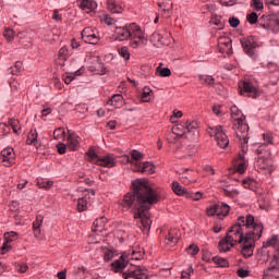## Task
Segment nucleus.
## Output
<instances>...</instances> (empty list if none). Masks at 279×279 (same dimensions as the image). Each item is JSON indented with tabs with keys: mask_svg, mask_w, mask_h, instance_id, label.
I'll use <instances>...</instances> for the list:
<instances>
[{
	"mask_svg": "<svg viewBox=\"0 0 279 279\" xmlns=\"http://www.w3.org/2000/svg\"><path fill=\"white\" fill-rule=\"evenodd\" d=\"M180 182L182 184L189 185L192 182H195V177L193 175V171H190L189 169H183L180 173Z\"/></svg>",
	"mask_w": 279,
	"mask_h": 279,
	"instance_id": "obj_20",
	"label": "nucleus"
},
{
	"mask_svg": "<svg viewBox=\"0 0 279 279\" xmlns=\"http://www.w3.org/2000/svg\"><path fill=\"white\" fill-rule=\"evenodd\" d=\"M279 278V248L275 250L272 258L264 270V279H278Z\"/></svg>",
	"mask_w": 279,
	"mask_h": 279,
	"instance_id": "obj_8",
	"label": "nucleus"
},
{
	"mask_svg": "<svg viewBox=\"0 0 279 279\" xmlns=\"http://www.w3.org/2000/svg\"><path fill=\"white\" fill-rule=\"evenodd\" d=\"M66 141L68 149H70V151H77V147H80V136L75 133H70Z\"/></svg>",
	"mask_w": 279,
	"mask_h": 279,
	"instance_id": "obj_16",
	"label": "nucleus"
},
{
	"mask_svg": "<svg viewBox=\"0 0 279 279\" xmlns=\"http://www.w3.org/2000/svg\"><path fill=\"white\" fill-rule=\"evenodd\" d=\"M131 158H132V160H143L144 155H143V153H141V151L136 150V149H133L131 151Z\"/></svg>",
	"mask_w": 279,
	"mask_h": 279,
	"instance_id": "obj_55",
	"label": "nucleus"
},
{
	"mask_svg": "<svg viewBox=\"0 0 279 279\" xmlns=\"http://www.w3.org/2000/svg\"><path fill=\"white\" fill-rule=\"evenodd\" d=\"M82 10H97V2L93 0H83L81 2Z\"/></svg>",
	"mask_w": 279,
	"mask_h": 279,
	"instance_id": "obj_33",
	"label": "nucleus"
},
{
	"mask_svg": "<svg viewBox=\"0 0 279 279\" xmlns=\"http://www.w3.org/2000/svg\"><path fill=\"white\" fill-rule=\"evenodd\" d=\"M77 75H80V70H77L74 74L65 72L63 74V82L65 84H71V82H73L75 80V76H77Z\"/></svg>",
	"mask_w": 279,
	"mask_h": 279,
	"instance_id": "obj_41",
	"label": "nucleus"
},
{
	"mask_svg": "<svg viewBox=\"0 0 279 279\" xmlns=\"http://www.w3.org/2000/svg\"><path fill=\"white\" fill-rule=\"evenodd\" d=\"M219 50L221 53H227V56H232V39L230 38L220 39Z\"/></svg>",
	"mask_w": 279,
	"mask_h": 279,
	"instance_id": "obj_17",
	"label": "nucleus"
},
{
	"mask_svg": "<svg viewBox=\"0 0 279 279\" xmlns=\"http://www.w3.org/2000/svg\"><path fill=\"white\" fill-rule=\"evenodd\" d=\"M246 21H248L251 25H256V23H258V14H256V12L250 13L246 16Z\"/></svg>",
	"mask_w": 279,
	"mask_h": 279,
	"instance_id": "obj_53",
	"label": "nucleus"
},
{
	"mask_svg": "<svg viewBox=\"0 0 279 279\" xmlns=\"http://www.w3.org/2000/svg\"><path fill=\"white\" fill-rule=\"evenodd\" d=\"M239 88L241 95H246V97H252L253 99L258 97V90L250 82H243L239 85Z\"/></svg>",
	"mask_w": 279,
	"mask_h": 279,
	"instance_id": "obj_15",
	"label": "nucleus"
},
{
	"mask_svg": "<svg viewBox=\"0 0 279 279\" xmlns=\"http://www.w3.org/2000/svg\"><path fill=\"white\" fill-rule=\"evenodd\" d=\"M158 7L161 9L163 14H171V10H173V1L162 0L158 2Z\"/></svg>",
	"mask_w": 279,
	"mask_h": 279,
	"instance_id": "obj_26",
	"label": "nucleus"
},
{
	"mask_svg": "<svg viewBox=\"0 0 279 279\" xmlns=\"http://www.w3.org/2000/svg\"><path fill=\"white\" fill-rule=\"evenodd\" d=\"M251 5L255 8V10H263V0H252Z\"/></svg>",
	"mask_w": 279,
	"mask_h": 279,
	"instance_id": "obj_58",
	"label": "nucleus"
},
{
	"mask_svg": "<svg viewBox=\"0 0 279 279\" xmlns=\"http://www.w3.org/2000/svg\"><path fill=\"white\" fill-rule=\"evenodd\" d=\"M145 43H147V39H145V33H143V39L131 38L130 46L132 49H138V47H141V45H145Z\"/></svg>",
	"mask_w": 279,
	"mask_h": 279,
	"instance_id": "obj_34",
	"label": "nucleus"
},
{
	"mask_svg": "<svg viewBox=\"0 0 279 279\" xmlns=\"http://www.w3.org/2000/svg\"><path fill=\"white\" fill-rule=\"evenodd\" d=\"M106 226V218L96 219L93 223V232H101Z\"/></svg>",
	"mask_w": 279,
	"mask_h": 279,
	"instance_id": "obj_30",
	"label": "nucleus"
},
{
	"mask_svg": "<svg viewBox=\"0 0 279 279\" xmlns=\"http://www.w3.org/2000/svg\"><path fill=\"white\" fill-rule=\"evenodd\" d=\"M202 197H204V194L202 192H196V193L189 192L186 194V198L193 199V202H199V199H202Z\"/></svg>",
	"mask_w": 279,
	"mask_h": 279,
	"instance_id": "obj_43",
	"label": "nucleus"
},
{
	"mask_svg": "<svg viewBox=\"0 0 279 279\" xmlns=\"http://www.w3.org/2000/svg\"><path fill=\"white\" fill-rule=\"evenodd\" d=\"M137 167V171H140V173H147L148 175H151V173H155V167L154 163L146 161L143 163H135Z\"/></svg>",
	"mask_w": 279,
	"mask_h": 279,
	"instance_id": "obj_18",
	"label": "nucleus"
},
{
	"mask_svg": "<svg viewBox=\"0 0 279 279\" xmlns=\"http://www.w3.org/2000/svg\"><path fill=\"white\" fill-rule=\"evenodd\" d=\"M66 136V131L62 128H58L53 132L54 141H62Z\"/></svg>",
	"mask_w": 279,
	"mask_h": 279,
	"instance_id": "obj_40",
	"label": "nucleus"
},
{
	"mask_svg": "<svg viewBox=\"0 0 279 279\" xmlns=\"http://www.w3.org/2000/svg\"><path fill=\"white\" fill-rule=\"evenodd\" d=\"M107 10L111 12V14H122L123 13V7L121 4L117 3V0H107Z\"/></svg>",
	"mask_w": 279,
	"mask_h": 279,
	"instance_id": "obj_22",
	"label": "nucleus"
},
{
	"mask_svg": "<svg viewBox=\"0 0 279 279\" xmlns=\"http://www.w3.org/2000/svg\"><path fill=\"white\" fill-rule=\"evenodd\" d=\"M211 22L214 23V25H217V27H219V29H223V26L226 25V23L223 21H221V16H215Z\"/></svg>",
	"mask_w": 279,
	"mask_h": 279,
	"instance_id": "obj_57",
	"label": "nucleus"
},
{
	"mask_svg": "<svg viewBox=\"0 0 279 279\" xmlns=\"http://www.w3.org/2000/svg\"><path fill=\"white\" fill-rule=\"evenodd\" d=\"M100 21L101 23H105V25H114V23H117V21L108 14L100 16Z\"/></svg>",
	"mask_w": 279,
	"mask_h": 279,
	"instance_id": "obj_47",
	"label": "nucleus"
},
{
	"mask_svg": "<svg viewBox=\"0 0 279 279\" xmlns=\"http://www.w3.org/2000/svg\"><path fill=\"white\" fill-rule=\"evenodd\" d=\"M221 105H214L213 106V112L216 114V117H221Z\"/></svg>",
	"mask_w": 279,
	"mask_h": 279,
	"instance_id": "obj_64",
	"label": "nucleus"
},
{
	"mask_svg": "<svg viewBox=\"0 0 279 279\" xmlns=\"http://www.w3.org/2000/svg\"><path fill=\"white\" fill-rule=\"evenodd\" d=\"M180 241V231L178 229H171L166 235L167 245H175Z\"/></svg>",
	"mask_w": 279,
	"mask_h": 279,
	"instance_id": "obj_19",
	"label": "nucleus"
},
{
	"mask_svg": "<svg viewBox=\"0 0 279 279\" xmlns=\"http://www.w3.org/2000/svg\"><path fill=\"white\" fill-rule=\"evenodd\" d=\"M220 208V217H228L230 215V206L226 203L219 205Z\"/></svg>",
	"mask_w": 279,
	"mask_h": 279,
	"instance_id": "obj_46",
	"label": "nucleus"
},
{
	"mask_svg": "<svg viewBox=\"0 0 279 279\" xmlns=\"http://www.w3.org/2000/svg\"><path fill=\"white\" fill-rule=\"evenodd\" d=\"M0 158H1V161L3 162L4 167H12V165H14V160H15L14 148L7 147V148L2 149L0 153Z\"/></svg>",
	"mask_w": 279,
	"mask_h": 279,
	"instance_id": "obj_13",
	"label": "nucleus"
},
{
	"mask_svg": "<svg viewBox=\"0 0 279 279\" xmlns=\"http://www.w3.org/2000/svg\"><path fill=\"white\" fill-rule=\"evenodd\" d=\"M38 143V131L36 129H32L26 138V145H34V147H38L36 145Z\"/></svg>",
	"mask_w": 279,
	"mask_h": 279,
	"instance_id": "obj_25",
	"label": "nucleus"
},
{
	"mask_svg": "<svg viewBox=\"0 0 279 279\" xmlns=\"http://www.w3.org/2000/svg\"><path fill=\"white\" fill-rule=\"evenodd\" d=\"M157 73H159V77H170L171 70L169 68L160 69V66H158L157 68Z\"/></svg>",
	"mask_w": 279,
	"mask_h": 279,
	"instance_id": "obj_49",
	"label": "nucleus"
},
{
	"mask_svg": "<svg viewBox=\"0 0 279 279\" xmlns=\"http://www.w3.org/2000/svg\"><path fill=\"white\" fill-rule=\"evenodd\" d=\"M8 124L12 128L14 134H20L21 132V122L16 119H10Z\"/></svg>",
	"mask_w": 279,
	"mask_h": 279,
	"instance_id": "obj_38",
	"label": "nucleus"
},
{
	"mask_svg": "<svg viewBox=\"0 0 279 279\" xmlns=\"http://www.w3.org/2000/svg\"><path fill=\"white\" fill-rule=\"evenodd\" d=\"M143 256H145V250H130L128 252H123L119 259L114 260L110 265L111 271L114 274H121L125 267H128V264L131 260H142Z\"/></svg>",
	"mask_w": 279,
	"mask_h": 279,
	"instance_id": "obj_3",
	"label": "nucleus"
},
{
	"mask_svg": "<svg viewBox=\"0 0 279 279\" xmlns=\"http://www.w3.org/2000/svg\"><path fill=\"white\" fill-rule=\"evenodd\" d=\"M234 244L230 239L226 235L222 240L218 243V250L219 252L226 253L230 252V248L234 247Z\"/></svg>",
	"mask_w": 279,
	"mask_h": 279,
	"instance_id": "obj_21",
	"label": "nucleus"
},
{
	"mask_svg": "<svg viewBox=\"0 0 279 279\" xmlns=\"http://www.w3.org/2000/svg\"><path fill=\"white\" fill-rule=\"evenodd\" d=\"M58 56H59V60H61V62H62V63H60L61 66H64V62H66V60H69V57L71 56L69 53V48L65 46L60 48Z\"/></svg>",
	"mask_w": 279,
	"mask_h": 279,
	"instance_id": "obj_28",
	"label": "nucleus"
},
{
	"mask_svg": "<svg viewBox=\"0 0 279 279\" xmlns=\"http://www.w3.org/2000/svg\"><path fill=\"white\" fill-rule=\"evenodd\" d=\"M187 254H190L191 256H197V254H199V246H197L196 244H191L187 248H186Z\"/></svg>",
	"mask_w": 279,
	"mask_h": 279,
	"instance_id": "obj_50",
	"label": "nucleus"
},
{
	"mask_svg": "<svg viewBox=\"0 0 279 279\" xmlns=\"http://www.w3.org/2000/svg\"><path fill=\"white\" fill-rule=\"evenodd\" d=\"M263 247H272L275 251L279 250V235H272L263 243Z\"/></svg>",
	"mask_w": 279,
	"mask_h": 279,
	"instance_id": "obj_27",
	"label": "nucleus"
},
{
	"mask_svg": "<svg viewBox=\"0 0 279 279\" xmlns=\"http://www.w3.org/2000/svg\"><path fill=\"white\" fill-rule=\"evenodd\" d=\"M240 43L246 56H248L253 60H256V58H258V54L256 53L258 44L256 43V39H254V36L244 37L240 40Z\"/></svg>",
	"mask_w": 279,
	"mask_h": 279,
	"instance_id": "obj_9",
	"label": "nucleus"
},
{
	"mask_svg": "<svg viewBox=\"0 0 279 279\" xmlns=\"http://www.w3.org/2000/svg\"><path fill=\"white\" fill-rule=\"evenodd\" d=\"M22 69H23V62L17 61V62H15L14 66H11L8 70V73L10 75H19V73H21Z\"/></svg>",
	"mask_w": 279,
	"mask_h": 279,
	"instance_id": "obj_36",
	"label": "nucleus"
},
{
	"mask_svg": "<svg viewBox=\"0 0 279 279\" xmlns=\"http://www.w3.org/2000/svg\"><path fill=\"white\" fill-rule=\"evenodd\" d=\"M119 56L123 58L124 60H130V50L128 47H122L118 49Z\"/></svg>",
	"mask_w": 279,
	"mask_h": 279,
	"instance_id": "obj_51",
	"label": "nucleus"
},
{
	"mask_svg": "<svg viewBox=\"0 0 279 279\" xmlns=\"http://www.w3.org/2000/svg\"><path fill=\"white\" fill-rule=\"evenodd\" d=\"M206 213L208 217H215V215H217V217H221V208L219 205H214L207 208Z\"/></svg>",
	"mask_w": 279,
	"mask_h": 279,
	"instance_id": "obj_35",
	"label": "nucleus"
},
{
	"mask_svg": "<svg viewBox=\"0 0 279 279\" xmlns=\"http://www.w3.org/2000/svg\"><path fill=\"white\" fill-rule=\"evenodd\" d=\"M191 271H193V267H189L187 270H183L181 272V279H191Z\"/></svg>",
	"mask_w": 279,
	"mask_h": 279,
	"instance_id": "obj_61",
	"label": "nucleus"
},
{
	"mask_svg": "<svg viewBox=\"0 0 279 279\" xmlns=\"http://www.w3.org/2000/svg\"><path fill=\"white\" fill-rule=\"evenodd\" d=\"M172 133L175 134V136H184L190 141H197V138H199V129H197V122L177 124L172 128Z\"/></svg>",
	"mask_w": 279,
	"mask_h": 279,
	"instance_id": "obj_5",
	"label": "nucleus"
},
{
	"mask_svg": "<svg viewBox=\"0 0 279 279\" xmlns=\"http://www.w3.org/2000/svg\"><path fill=\"white\" fill-rule=\"evenodd\" d=\"M104 258L105 260L108 263L110 260H112V258H114V250L112 248H106L104 251Z\"/></svg>",
	"mask_w": 279,
	"mask_h": 279,
	"instance_id": "obj_48",
	"label": "nucleus"
},
{
	"mask_svg": "<svg viewBox=\"0 0 279 279\" xmlns=\"http://www.w3.org/2000/svg\"><path fill=\"white\" fill-rule=\"evenodd\" d=\"M66 147L69 146H66V144L64 143L57 144L58 154H61V155L66 154Z\"/></svg>",
	"mask_w": 279,
	"mask_h": 279,
	"instance_id": "obj_59",
	"label": "nucleus"
},
{
	"mask_svg": "<svg viewBox=\"0 0 279 279\" xmlns=\"http://www.w3.org/2000/svg\"><path fill=\"white\" fill-rule=\"evenodd\" d=\"M263 138L265 141V145H271V143H274V137L269 133H264Z\"/></svg>",
	"mask_w": 279,
	"mask_h": 279,
	"instance_id": "obj_63",
	"label": "nucleus"
},
{
	"mask_svg": "<svg viewBox=\"0 0 279 279\" xmlns=\"http://www.w3.org/2000/svg\"><path fill=\"white\" fill-rule=\"evenodd\" d=\"M88 204H90V195H85L77 201V210L78 213H84L88 210Z\"/></svg>",
	"mask_w": 279,
	"mask_h": 279,
	"instance_id": "obj_23",
	"label": "nucleus"
},
{
	"mask_svg": "<svg viewBox=\"0 0 279 279\" xmlns=\"http://www.w3.org/2000/svg\"><path fill=\"white\" fill-rule=\"evenodd\" d=\"M114 34L116 39L120 41L129 40V38L143 40V29H141V26L136 25V23H132L123 27H116Z\"/></svg>",
	"mask_w": 279,
	"mask_h": 279,
	"instance_id": "obj_4",
	"label": "nucleus"
},
{
	"mask_svg": "<svg viewBox=\"0 0 279 279\" xmlns=\"http://www.w3.org/2000/svg\"><path fill=\"white\" fill-rule=\"evenodd\" d=\"M197 154V148L195 145L190 144L187 146H178L174 150L175 158L180 160H192L193 156Z\"/></svg>",
	"mask_w": 279,
	"mask_h": 279,
	"instance_id": "obj_10",
	"label": "nucleus"
},
{
	"mask_svg": "<svg viewBox=\"0 0 279 279\" xmlns=\"http://www.w3.org/2000/svg\"><path fill=\"white\" fill-rule=\"evenodd\" d=\"M263 230L265 227L254 216H240L226 236L233 245H241V254L244 258H250L254 254L256 241L263 236Z\"/></svg>",
	"mask_w": 279,
	"mask_h": 279,
	"instance_id": "obj_2",
	"label": "nucleus"
},
{
	"mask_svg": "<svg viewBox=\"0 0 279 279\" xmlns=\"http://www.w3.org/2000/svg\"><path fill=\"white\" fill-rule=\"evenodd\" d=\"M230 112H231V118L233 119V122L236 121V119H245V116H243V112H241V110L239 109V107H236L235 105H233L230 108Z\"/></svg>",
	"mask_w": 279,
	"mask_h": 279,
	"instance_id": "obj_29",
	"label": "nucleus"
},
{
	"mask_svg": "<svg viewBox=\"0 0 279 279\" xmlns=\"http://www.w3.org/2000/svg\"><path fill=\"white\" fill-rule=\"evenodd\" d=\"M86 156H87V160L89 162H94L100 158L99 155H97V153H95V150L93 148H89L88 151L86 153Z\"/></svg>",
	"mask_w": 279,
	"mask_h": 279,
	"instance_id": "obj_44",
	"label": "nucleus"
},
{
	"mask_svg": "<svg viewBox=\"0 0 279 279\" xmlns=\"http://www.w3.org/2000/svg\"><path fill=\"white\" fill-rule=\"evenodd\" d=\"M81 38L88 45H97L101 36H99V31L97 28L88 26L82 31Z\"/></svg>",
	"mask_w": 279,
	"mask_h": 279,
	"instance_id": "obj_11",
	"label": "nucleus"
},
{
	"mask_svg": "<svg viewBox=\"0 0 279 279\" xmlns=\"http://www.w3.org/2000/svg\"><path fill=\"white\" fill-rule=\"evenodd\" d=\"M207 132L210 136L215 137V141L220 149H226V147L230 145V140L228 138L226 131H223V126L216 125L214 128H208Z\"/></svg>",
	"mask_w": 279,
	"mask_h": 279,
	"instance_id": "obj_7",
	"label": "nucleus"
},
{
	"mask_svg": "<svg viewBox=\"0 0 279 279\" xmlns=\"http://www.w3.org/2000/svg\"><path fill=\"white\" fill-rule=\"evenodd\" d=\"M213 263H215L218 267H229L230 263L228 259L219 256L213 257Z\"/></svg>",
	"mask_w": 279,
	"mask_h": 279,
	"instance_id": "obj_39",
	"label": "nucleus"
},
{
	"mask_svg": "<svg viewBox=\"0 0 279 279\" xmlns=\"http://www.w3.org/2000/svg\"><path fill=\"white\" fill-rule=\"evenodd\" d=\"M198 78L201 80V82L207 84V86H213V84H215V77L210 75H199Z\"/></svg>",
	"mask_w": 279,
	"mask_h": 279,
	"instance_id": "obj_45",
	"label": "nucleus"
},
{
	"mask_svg": "<svg viewBox=\"0 0 279 279\" xmlns=\"http://www.w3.org/2000/svg\"><path fill=\"white\" fill-rule=\"evenodd\" d=\"M132 192L126 193L123 199L120 201V206L123 210L133 208L134 219H141V230L143 234H149L151 230V218L149 210L154 204H158V194L147 181L136 179L132 182Z\"/></svg>",
	"mask_w": 279,
	"mask_h": 279,
	"instance_id": "obj_1",
	"label": "nucleus"
},
{
	"mask_svg": "<svg viewBox=\"0 0 279 279\" xmlns=\"http://www.w3.org/2000/svg\"><path fill=\"white\" fill-rule=\"evenodd\" d=\"M3 36L9 43H12V40H14V31L12 28H7L3 32Z\"/></svg>",
	"mask_w": 279,
	"mask_h": 279,
	"instance_id": "obj_52",
	"label": "nucleus"
},
{
	"mask_svg": "<svg viewBox=\"0 0 279 279\" xmlns=\"http://www.w3.org/2000/svg\"><path fill=\"white\" fill-rule=\"evenodd\" d=\"M123 279H148L147 268L136 266L133 270H126L122 274Z\"/></svg>",
	"mask_w": 279,
	"mask_h": 279,
	"instance_id": "obj_12",
	"label": "nucleus"
},
{
	"mask_svg": "<svg viewBox=\"0 0 279 279\" xmlns=\"http://www.w3.org/2000/svg\"><path fill=\"white\" fill-rule=\"evenodd\" d=\"M40 226H43V216L37 217L36 221L33 222V232L36 238L40 234Z\"/></svg>",
	"mask_w": 279,
	"mask_h": 279,
	"instance_id": "obj_31",
	"label": "nucleus"
},
{
	"mask_svg": "<svg viewBox=\"0 0 279 279\" xmlns=\"http://www.w3.org/2000/svg\"><path fill=\"white\" fill-rule=\"evenodd\" d=\"M229 24L230 27H239V25H241V21L238 17H230Z\"/></svg>",
	"mask_w": 279,
	"mask_h": 279,
	"instance_id": "obj_62",
	"label": "nucleus"
},
{
	"mask_svg": "<svg viewBox=\"0 0 279 279\" xmlns=\"http://www.w3.org/2000/svg\"><path fill=\"white\" fill-rule=\"evenodd\" d=\"M121 101H123V95L116 94L111 97V99L108 101V104H110V106H114V104H119Z\"/></svg>",
	"mask_w": 279,
	"mask_h": 279,
	"instance_id": "obj_54",
	"label": "nucleus"
},
{
	"mask_svg": "<svg viewBox=\"0 0 279 279\" xmlns=\"http://www.w3.org/2000/svg\"><path fill=\"white\" fill-rule=\"evenodd\" d=\"M246 169H247V163L244 160H242L239 162L238 167L235 168V171L238 173H245Z\"/></svg>",
	"mask_w": 279,
	"mask_h": 279,
	"instance_id": "obj_56",
	"label": "nucleus"
},
{
	"mask_svg": "<svg viewBox=\"0 0 279 279\" xmlns=\"http://www.w3.org/2000/svg\"><path fill=\"white\" fill-rule=\"evenodd\" d=\"M256 167L265 171L266 169H269V160L265 159V157H258Z\"/></svg>",
	"mask_w": 279,
	"mask_h": 279,
	"instance_id": "obj_37",
	"label": "nucleus"
},
{
	"mask_svg": "<svg viewBox=\"0 0 279 279\" xmlns=\"http://www.w3.org/2000/svg\"><path fill=\"white\" fill-rule=\"evenodd\" d=\"M233 125L236 130L235 136L239 138V141H243L242 149H245V146L250 142V125L245 123V119L243 120V118H235Z\"/></svg>",
	"mask_w": 279,
	"mask_h": 279,
	"instance_id": "obj_6",
	"label": "nucleus"
},
{
	"mask_svg": "<svg viewBox=\"0 0 279 279\" xmlns=\"http://www.w3.org/2000/svg\"><path fill=\"white\" fill-rule=\"evenodd\" d=\"M95 165H97L98 167H106L107 169H112L113 167H117V157H114L113 154L105 155L98 158L95 161Z\"/></svg>",
	"mask_w": 279,
	"mask_h": 279,
	"instance_id": "obj_14",
	"label": "nucleus"
},
{
	"mask_svg": "<svg viewBox=\"0 0 279 279\" xmlns=\"http://www.w3.org/2000/svg\"><path fill=\"white\" fill-rule=\"evenodd\" d=\"M16 236H19V233L14 231L4 233V243L10 245V243H12V241H14Z\"/></svg>",
	"mask_w": 279,
	"mask_h": 279,
	"instance_id": "obj_42",
	"label": "nucleus"
},
{
	"mask_svg": "<svg viewBox=\"0 0 279 279\" xmlns=\"http://www.w3.org/2000/svg\"><path fill=\"white\" fill-rule=\"evenodd\" d=\"M37 186L47 191L53 186V181L47 179H37Z\"/></svg>",
	"mask_w": 279,
	"mask_h": 279,
	"instance_id": "obj_32",
	"label": "nucleus"
},
{
	"mask_svg": "<svg viewBox=\"0 0 279 279\" xmlns=\"http://www.w3.org/2000/svg\"><path fill=\"white\" fill-rule=\"evenodd\" d=\"M172 191L173 193H175V195H179L181 197H186V195H189V191L178 181L172 182Z\"/></svg>",
	"mask_w": 279,
	"mask_h": 279,
	"instance_id": "obj_24",
	"label": "nucleus"
},
{
	"mask_svg": "<svg viewBox=\"0 0 279 279\" xmlns=\"http://www.w3.org/2000/svg\"><path fill=\"white\" fill-rule=\"evenodd\" d=\"M236 274L239 278H247V276H250V270L240 268L238 269Z\"/></svg>",
	"mask_w": 279,
	"mask_h": 279,
	"instance_id": "obj_60",
	"label": "nucleus"
}]
</instances>
